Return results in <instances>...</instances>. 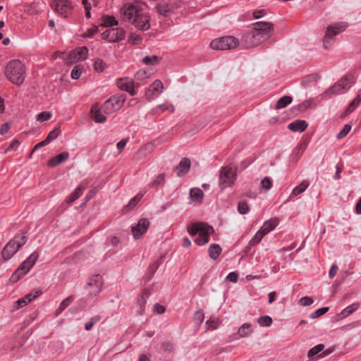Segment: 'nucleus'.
<instances>
[{"label": "nucleus", "mask_w": 361, "mask_h": 361, "mask_svg": "<svg viewBox=\"0 0 361 361\" xmlns=\"http://www.w3.org/2000/svg\"><path fill=\"white\" fill-rule=\"evenodd\" d=\"M221 247L218 244H211L208 249L209 257L213 259H216L221 252Z\"/></svg>", "instance_id": "31"}, {"label": "nucleus", "mask_w": 361, "mask_h": 361, "mask_svg": "<svg viewBox=\"0 0 361 361\" xmlns=\"http://www.w3.org/2000/svg\"><path fill=\"white\" fill-rule=\"evenodd\" d=\"M238 274L235 271L230 272L226 276V280L231 282H236L238 280Z\"/></svg>", "instance_id": "59"}, {"label": "nucleus", "mask_w": 361, "mask_h": 361, "mask_svg": "<svg viewBox=\"0 0 361 361\" xmlns=\"http://www.w3.org/2000/svg\"><path fill=\"white\" fill-rule=\"evenodd\" d=\"M106 68V63L100 59H97L94 61V68L97 72L101 73Z\"/></svg>", "instance_id": "38"}, {"label": "nucleus", "mask_w": 361, "mask_h": 361, "mask_svg": "<svg viewBox=\"0 0 361 361\" xmlns=\"http://www.w3.org/2000/svg\"><path fill=\"white\" fill-rule=\"evenodd\" d=\"M5 74L11 82L19 86L25 80L27 68L21 61L13 59L7 63Z\"/></svg>", "instance_id": "2"}, {"label": "nucleus", "mask_w": 361, "mask_h": 361, "mask_svg": "<svg viewBox=\"0 0 361 361\" xmlns=\"http://www.w3.org/2000/svg\"><path fill=\"white\" fill-rule=\"evenodd\" d=\"M214 231L212 226L205 224L199 231V236L195 240V242L200 246H202L209 242V235Z\"/></svg>", "instance_id": "19"}, {"label": "nucleus", "mask_w": 361, "mask_h": 361, "mask_svg": "<svg viewBox=\"0 0 361 361\" xmlns=\"http://www.w3.org/2000/svg\"><path fill=\"white\" fill-rule=\"evenodd\" d=\"M98 31V27L97 26H94L90 29H88L85 32L82 34V37L85 38L92 37Z\"/></svg>", "instance_id": "56"}, {"label": "nucleus", "mask_w": 361, "mask_h": 361, "mask_svg": "<svg viewBox=\"0 0 361 361\" xmlns=\"http://www.w3.org/2000/svg\"><path fill=\"white\" fill-rule=\"evenodd\" d=\"M252 29L262 37L268 40L271 37V32L274 29V25L268 21H258L252 24Z\"/></svg>", "instance_id": "8"}, {"label": "nucleus", "mask_w": 361, "mask_h": 361, "mask_svg": "<svg viewBox=\"0 0 361 361\" xmlns=\"http://www.w3.org/2000/svg\"><path fill=\"white\" fill-rule=\"evenodd\" d=\"M116 85L120 90L128 92L130 95L136 94L135 83L132 78L128 77L120 78L117 80Z\"/></svg>", "instance_id": "18"}, {"label": "nucleus", "mask_w": 361, "mask_h": 361, "mask_svg": "<svg viewBox=\"0 0 361 361\" xmlns=\"http://www.w3.org/2000/svg\"><path fill=\"white\" fill-rule=\"evenodd\" d=\"M88 56V49L86 47H81L72 50L68 54L67 61L68 63H74L85 59Z\"/></svg>", "instance_id": "16"}, {"label": "nucleus", "mask_w": 361, "mask_h": 361, "mask_svg": "<svg viewBox=\"0 0 361 361\" xmlns=\"http://www.w3.org/2000/svg\"><path fill=\"white\" fill-rule=\"evenodd\" d=\"M51 116L52 114L49 111H42L37 116V121L39 122H44L50 119Z\"/></svg>", "instance_id": "45"}, {"label": "nucleus", "mask_w": 361, "mask_h": 361, "mask_svg": "<svg viewBox=\"0 0 361 361\" xmlns=\"http://www.w3.org/2000/svg\"><path fill=\"white\" fill-rule=\"evenodd\" d=\"M73 300V298L68 297L62 300V302L60 303L59 306L61 307V309L65 310L71 302Z\"/></svg>", "instance_id": "58"}, {"label": "nucleus", "mask_w": 361, "mask_h": 361, "mask_svg": "<svg viewBox=\"0 0 361 361\" xmlns=\"http://www.w3.org/2000/svg\"><path fill=\"white\" fill-rule=\"evenodd\" d=\"M205 224L201 223V222H197L195 224H192L191 226H190L188 228V232L191 235H195L199 233V231L202 229V228L204 226Z\"/></svg>", "instance_id": "35"}, {"label": "nucleus", "mask_w": 361, "mask_h": 361, "mask_svg": "<svg viewBox=\"0 0 361 361\" xmlns=\"http://www.w3.org/2000/svg\"><path fill=\"white\" fill-rule=\"evenodd\" d=\"M190 167V161L188 158L183 159L179 164L176 166V171L177 176L182 177L185 176L189 171Z\"/></svg>", "instance_id": "22"}, {"label": "nucleus", "mask_w": 361, "mask_h": 361, "mask_svg": "<svg viewBox=\"0 0 361 361\" xmlns=\"http://www.w3.org/2000/svg\"><path fill=\"white\" fill-rule=\"evenodd\" d=\"M149 226V221L147 219H140L137 224L132 227L133 238L136 240L140 239L145 234Z\"/></svg>", "instance_id": "17"}, {"label": "nucleus", "mask_w": 361, "mask_h": 361, "mask_svg": "<svg viewBox=\"0 0 361 361\" xmlns=\"http://www.w3.org/2000/svg\"><path fill=\"white\" fill-rule=\"evenodd\" d=\"M20 145V142L18 140H13L8 147L5 149L4 153L6 154L11 151H16Z\"/></svg>", "instance_id": "53"}, {"label": "nucleus", "mask_w": 361, "mask_h": 361, "mask_svg": "<svg viewBox=\"0 0 361 361\" xmlns=\"http://www.w3.org/2000/svg\"><path fill=\"white\" fill-rule=\"evenodd\" d=\"M278 224L279 220L277 219H270L264 222L260 230L266 235L267 233L273 231Z\"/></svg>", "instance_id": "26"}, {"label": "nucleus", "mask_w": 361, "mask_h": 361, "mask_svg": "<svg viewBox=\"0 0 361 361\" xmlns=\"http://www.w3.org/2000/svg\"><path fill=\"white\" fill-rule=\"evenodd\" d=\"M238 210L240 214H245L249 212L250 208L247 202L242 201L238 202Z\"/></svg>", "instance_id": "48"}, {"label": "nucleus", "mask_w": 361, "mask_h": 361, "mask_svg": "<svg viewBox=\"0 0 361 361\" xmlns=\"http://www.w3.org/2000/svg\"><path fill=\"white\" fill-rule=\"evenodd\" d=\"M240 44L238 39L227 35L213 39L209 47L214 50H230L235 49Z\"/></svg>", "instance_id": "5"}, {"label": "nucleus", "mask_w": 361, "mask_h": 361, "mask_svg": "<svg viewBox=\"0 0 361 361\" xmlns=\"http://www.w3.org/2000/svg\"><path fill=\"white\" fill-rule=\"evenodd\" d=\"M142 61L146 65L154 66L159 63V58L155 55L147 56L142 59Z\"/></svg>", "instance_id": "42"}, {"label": "nucleus", "mask_w": 361, "mask_h": 361, "mask_svg": "<svg viewBox=\"0 0 361 361\" xmlns=\"http://www.w3.org/2000/svg\"><path fill=\"white\" fill-rule=\"evenodd\" d=\"M253 331L252 326L249 323H244L240 326L238 334L240 338H244L250 335Z\"/></svg>", "instance_id": "29"}, {"label": "nucleus", "mask_w": 361, "mask_h": 361, "mask_svg": "<svg viewBox=\"0 0 361 361\" xmlns=\"http://www.w3.org/2000/svg\"><path fill=\"white\" fill-rule=\"evenodd\" d=\"M127 144V140L123 139L116 145L118 153H121Z\"/></svg>", "instance_id": "64"}, {"label": "nucleus", "mask_w": 361, "mask_h": 361, "mask_svg": "<svg viewBox=\"0 0 361 361\" xmlns=\"http://www.w3.org/2000/svg\"><path fill=\"white\" fill-rule=\"evenodd\" d=\"M190 195L193 202H200L204 197V192L201 189L194 188L190 190Z\"/></svg>", "instance_id": "30"}, {"label": "nucleus", "mask_w": 361, "mask_h": 361, "mask_svg": "<svg viewBox=\"0 0 361 361\" xmlns=\"http://www.w3.org/2000/svg\"><path fill=\"white\" fill-rule=\"evenodd\" d=\"M361 102V100L360 99V97H358L357 96L350 103V104L348 105L347 109H346V111L348 114H350L352 113L356 108L357 106L360 104V103Z\"/></svg>", "instance_id": "44"}, {"label": "nucleus", "mask_w": 361, "mask_h": 361, "mask_svg": "<svg viewBox=\"0 0 361 361\" xmlns=\"http://www.w3.org/2000/svg\"><path fill=\"white\" fill-rule=\"evenodd\" d=\"M150 295H151V292H150V290L148 288H145L141 292L140 295H139V297L137 298V304L138 306L137 312L138 314L142 315V314H144V312L145 311L146 303H147V301L148 298H149Z\"/></svg>", "instance_id": "21"}, {"label": "nucleus", "mask_w": 361, "mask_h": 361, "mask_svg": "<svg viewBox=\"0 0 361 361\" xmlns=\"http://www.w3.org/2000/svg\"><path fill=\"white\" fill-rule=\"evenodd\" d=\"M122 19L133 24L135 28L145 31L150 27V17L137 4H125L121 9Z\"/></svg>", "instance_id": "1"}, {"label": "nucleus", "mask_w": 361, "mask_h": 361, "mask_svg": "<svg viewBox=\"0 0 361 361\" xmlns=\"http://www.w3.org/2000/svg\"><path fill=\"white\" fill-rule=\"evenodd\" d=\"M219 186L225 189L232 185L235 180V173L231 166H225L221 169L219 174Z\"/></svg>", "instance_id": "7"}, {"label": "nucleus", "mask_w": 361, "mask_h": 361, "mask_svg": "<svg viewBox=\"0 0 361 361\" xmlns=\"http://www.w3.org/2000/svg\"><path fill=\"white\" fill-rule=\"evenodd\" d=\"M292 102V97L290 96H283L280 98L276 104V109H281L287 106Z\"/></svg>", "instance_id": "34"}, {"label": "nucleus", "mask_w": 361, "mask_h": 361, "mask_svg": "<svg viewBox=\"0 0 361 361\" xmlns=\"http://www.w3.org/2000/svg\"><path fill=\"white\" fill-rule=\"evenodd\" d=\"M27 236L25 233L16 235L11 239L4 247L2 250V257L4 261L10 259L19 250L20 247L25 244Z\"/></svg>", "instance_id": "4"}, {"label": "nucleus", "mask_w": 361, "mask_h": 361, "mask_svg": "<svg viewBox=\"0 0 361 361\" xmlns=\"http://www.w3.org/2000/svg\"><path fill=\"white\" fill-rule=\"evenodd\" d=\"M129 41L133 44H139L142 42V37L138 34H131L129 37Z\"/></svg>", "instance_id": "55"}, {"label": "nucleus", "mask_w": 361, "mask_h": 361, "mask_svg": "<svg viewBox=\"0 0 361 361\" xmlns=\"http://www.w3.org/2000/svg\"><path fill=\"white\" fill-rule=\"evenodd\" d=\"M359 307H360V305L358 303L352 304V305L348 306L347 307L344 308L341 311V314L344 317H346L349 316L350 314H351L355 311H356L359 308Z\"/></svg>", "instance_id": "36"}, {"label": "nucleus", "mask_w": 361, "mask_h": 361, "mask_svg": "<svg viewBox=\"0 0 361 361\" xmlns=\"http://www.w3.org/2000/svg\"><path fill=\"white\" fill-rule=\"evenodd\" d=\"M175 110L173 105L169 102H165L163 104H159L155 106L152 109L153 114H159L164 111H169L170 113H173Z\"/></svg>", "instance_id": "28"}, {"label": "nucleus", "mask_w": 361, "mask_h": 361, "mask_svg": "<svg viewBox=\"0 0 361 361\" xmlns=\"http://www.w3.org/2000/svg\"><path fill=\"white\" fill-rule=\"evenodd\" d=\"M351 129V126L348 124L344 126L343 129L337 134L336 137L338 139H342L345 137L348 133L350 132Z\"/></svg>", "instance_id": "52"}, {"label": "nucleus", "mask_w": 361, "mask_h": 361, "mask_svg": "<svg viewBox=\"0 0 361 361\" xmlns=\"http://www.w3.org/2000/svg\"><path fill=\"white\" fill-rule=\"evenodd\" d=\"M85 187L82 185V184H80L78 185L75 190L68 195L66 199V202L67 204H71L75 201L79 197H80L85 190Z\"/></svg>", "instance_id": "27"}, {"label": "nucleus", "mask_w": 361, "mask_h": 361, "mask_svg": "<svg viewBox=\"0 0 361 361\" xmlns=\"http://www.w3.org/2000/svg\"><path fill=\"white\" fill-rule=\"evenodd\" d=\"M329 310V308L326 307H321L318 310H317L316 311H314V312H312L310 317L311 319H315V318H317L323 314H324L325 313H326Z\"/></svg>", "instance_id": "47"}, {"label": "nucleus", "mask_w": 361, "mask_h": 361, "mask_svg": "<svg viewBox=\"0 0 361 361\" xmlns=\"http://www.w3.org/2000/svg\"><path fill=\"white\" fill-rule=\"evenodd\" d=\"M272 186V181L271 179L269 177H265L264 179L261 181V187L262 188L268 190H269Z\"/></svg>", "instance_id": "51"}, {"label": "nucleus", "mask_w": 361, "mask_h": 361, "mask_svg": "<svg viewBox=\"0 0 361 361\" xmlns=\"http://www.w3.org/2000/svg\"><path fill=\"white\" fill-rule=\"evenodd\" d=\"M347 27V24L344 22L336 23L334 25H329L326 29V32L324 39V46L327 49V44L330 42V39L333 36L345 30Z\"/></svg>", "instance_id": "12"}, {"label": "nucleus", "mask_w": 361, "mask_h": 361, "mask_svg": "<svg viewBox=\"0 0 361 361\" xmlns=\"http://www.w3.org/2000/svg\"><path fill=\"white\" fill-rule=\"evenodd\" d=\"M309 185L310 183L307 180H303L302 183H300V185H298V186L295 187L293 189L291 195L294 196H298L302 194L308 188Z\"/></svg>", "instance_id": "33"}, {"label": "nucleus", "mask_w": 361, "mask_h": 361, "mask_svg": "<svg viewBox=\"0 0 361 361\" xmlns=\"http://www.w3.org/2000/svg\"><path fill=\"white\" fill-rule=\"evenodd\" d=\"M355 82V79L352 75H348L342 77L332 86L324 91L321 97L322 99H329L333 96L344 94L346 92Z\"/></svg>", "instance_id": "3"}, {"label": "nucleus", "mask_w": 361, "mask_h": 361, "mask_svg": "<svg viewBox=\"0 0 361 361\" xmlns=\"http://www.w3.org/2000/svg\"><path fill=\"white\" fill-rule=\"evenodd\" d=\"M165 184V174H159L154 180H152L149 185V188H155L158 189L159 187H162Z\"/></svg>", "instance_id": "32"}, {"label": "nucleus", "mask_w": 361, "mask_h": 361, "mask_svg": "<svg viewBox=\"0 0 361 361\" xmlns=\"http://www.w3.org/2000/svg\"><path fill=\"white\" fill-rule=\"evenodd\" d=\"M324 348V345L323 344H319L312 348L307 353V356L309 357H312L314 355H317L319 353L322 351Z\"/></svg>", "instance_id": "43"}, {"label": "nucleus", "mask_w": 361, "mask_h": 361, "mask_svg": "<svg viewBox=\"0 0 361 361\" xmlns=\"http://www.w3.org/2000/svg\"><path fill=\"white\" fill-rule=\"evenodd\" d=\"M313 303V300L312 298L308 296H305L300 298V304L302 306H309Z\"/></svg>", "instance_id": "57"}, {"label": "nucleus", "mask_w": 361, "mask_h": 361, "mask_svg": "<svg viewBox=\"0 0 361 361\" xmlns=\"http://www.w3.org/2000/svg\"><path fill=\"white\" fill-rule=\"evenodd\" d=\"M103 286V279L99 274H95L91 276L87 285L90 294L95 296L99 294Z\"/></svg>", "instance_id": "14"}, {"label": "nucleus", "mask_w": 361, "mask_h": 361, "mask_svg": "<svg viewBox=\"0 0 361 361\" xmlns=\"http://www.w3.org/2000/svg\"><path fill=\"white\" fill-rule=\"evenodd\" d=\"M265 235L259 229L254 235V237L249 241V245L250 246H255L259 244Z\"/></svg>", "instance_id": "37"}, {"label": "nucleus", "mask_w": 361, "mask_h": 361, "mask_svg": "<svg viewBox=\"0 0 361 361\" xmlns=\"http://www.w3.org/2000/svg\"><path fill=\"white\" fill-rule=\"evenodd\" d=\"M103 113L104 111L102 109H98L97 105H94L91 109L92 117L96 123H103L106 121V116Z\"/></svg>", "instance_id": "24"}, {"label": "nucleus", "mask_w": 361, "mask_h": 361, "mask_svg": "<svg viewBox=\"0 0 361 361\" xmlns=\"http://www.w3.org/2000/svg\"><path fill=\"white\" fill-rule=\"evenodd\" d=\"M125 100L126 97L123 94L112 96L103 104L102 110L104 114H112L122 107Z\"/></svg>", "instance_id": "6"}, {"label": "nucleus", "mask_w": 361, "mask_h": 361, "mask_svg": "<svg viewBox=\"0 0 361 361\" xmlns=\"http://www.w3.org/2000/svg\"><path fill=\"white\" fill-rule=\"evenodd\" d=\"M51 6L57 13L64 18L71 9V4L68 0H53Z\"/></svg>", "instance_id": "15"}, {"label": "nucleus", "mask_w": 361, "mask_h": 361, "mask_svg": "<svg viewBox=\"0 0 361 361\" xmlns=\"http://www.w3.org/2000/svg\"><path fill=\"white\" fill-rule=\"evenodd\" d=\"M39 257L37 252H32L25 261L18 267L16 274H18V279L26 274L37 262Z\"/></svg>", "instance_id": "10"}, {"label": "nucleus", "mask_w": 361, "mask_h": 361, "mask_svg": "<svg viewBox=\"0 0 361 361\" xmlns=\"http://www.w3.org/2000/svg\"><path fill=\"white\" fill-rule=\"evenodd\" d=\"M59 135V130L58 129H54L45 138L46 140H48V143L49 144L52 140H55Z\"/></svg>", "instance_id": "54"}, {"label": "nucleus", "mask_w": 361, "mask_h": 361, "mask_svg": "<svg viewBox=\"0 0 361 361\" xmlns=\"http://www.w3.org/2000/svg\"><path fill=\"white\" fill-rule=\"evenodd\" d=\"M102 36L103 39H106L110 42H115L123 39L126 36V32L123 28L110 27L106 29L102 34Z\"/></svg>", "instance_id": "11"}, {"label": "nucleus", "mask_w": 361, "mask_h": 361, "mask_svg": "<svg viewBox=\"0 0 361 361\" xmlns=\"http://www.w3.org/2000/svg\"><path fill=\"white\" fill-rule=\"evenodd\" d=\"M83 71L82 66L78 65L73 67L71 71V76L73 79L77 80L80 78Z\"/></svg>", "instance_id": "40"}, {"label": "nucleus", "mask_w": 361, "mask_h": 361, "mask_svg": "<svg viewBox=\"0 0 361 361\" xmlns=\"http://www.w3.org/2000/svg\"><path fill=\"white\" fill-rule=\"evenodd\" d=\"M41 294L42 291L40 290H35V292H32L27 294L25 297L18 299L16 302L14 309L18 310L21 307L26 306L29 302H30L35 298H37Z\"/></svg>", "instance_id": "20"}, {"label": "nucleus", "mask_w": 361, "mask_h": 361, "mask_svg": "<svg viewBox=\"0 0 361 361\" xmlns=\"http://www.w3.org/2000/svg\"><path fill=\"white\" fill-rule=\"evenodd\" d=\"M338 267L336 264H333L329 271V276L331 279H333L337 274Z\"/></svg>", "instance_id": "63"}, {"label": "nucleus", "mask_w": 361, "mask_h": 361, "mask_svg": "<svg viewBox=\"0 0 361 361\" xmlns=\"http://www.w3.org/2000/svg\"><path fill=\"white\" fill-rule=\"evenodd\" d=\"M266 14V11L264 9H261L258 11H255L253 12V17L255 19H259L263 16H264Z\"/></svg>", "instance_id": "61"}, {"label": "nucleus", "mask_w": 361, "mask_h": 361, "mask_svg": "<svg viewBox=\"0 0 361 361\" xmlns=\"http://www.w3.org/2000/svg\"><path fill=\"white\" fill-rule=\"evenodd\" d=\"M69 157V154L67 152H63L55 156L48 161V166L55 167L59 164L66 161Z\"/></svg>", "instance_id": "25"}, {"label": "nucleus", "mask_w": 361, "mask_h": 361, "mask_svg": "<svg viewBox=\"0 0 361 361\" xmlns=\"http://www.w3.org/2000/svg\"><path fill=\"white\" fill-rule=\"evenodd\" d=\"M308 124L304 120H296L290 123L288 126V128L293 132L302 133L306 130Z\"/></svg>", "instance_id": "23"}, {"label": "nucleus", "mask_w": 361, "mask_h": 361, "mask_svg": "<svg viewBox=\"0 0 361 361\" xmlns=\"http://www.w3.org/2000/svg\"><path fill=\"white\" fill-rule=\"evenodd\" d=\"M147 77L148 76H147V73L144 71H139L135 73V78L137 80H145V78H147Z\"/></svg>", "instance_id": "62"}, {"label": "nucleus", "mask_w": 361, "mask_h": 361, "mask_svg": "<svg viewBox=\"0 0 361 361\" xmlns=\"http://www.w3.org/2000/svg\"><path fill=\"white\" fill-rule=\"evenodd\" d=\"M265 41V39L255 30L245 34L242 38L243 44L247 49L256 47Z\"/></svg>", "instance_id": "9"}, {"label": "nucleus", "mask_w": 361, "mask_h": 361, "mask_svg": "<svg viewBox=\"0 0 361 361\" xmlns=\"http://www.w3.org/2000/svg\"><path fill=\"white\" fill-rule=\"evenodd\" d=\"M164 86L161 80H155L145 92V98L151 102L157 98L163 92Z\"/></svg>", "instance_id": "13"}, {"label": "nucleus", "mask_w": 361, "mask_h": 361, "mask_svg": "<svg viewBox=\"0 0 361 361\" xmlns=\"http://www.w3.org/2000/svg\"><path fill=\"white\" fill-rule=\"evenodd\" d=\"M257 323L261 326H270L272 324V319L269 316H263L257 319Z\"/></svg>", "instance_id": "39"}, {"label": "nucleus", "mask_w": 361, "mask_h": 361, "mask_svg": "<svg viewBox=\"0 0 361 361\" xmlns=\"http://www.w3.org/2000/svg\"><path fill=\"white\" fill-rule=\"evenodd\" d=\"M100 319V317L98 316V315H96V316H94L93 317H92L90 321H88L86 324H85V329L87 331H90L92 329V328L93 327V326L99 321Z\"/></svg>", "instance_id": "49"}, {"label": "nucleus", "mask_w": 361, "mask_h": 361, "mask_svg": "<svg viewBox=\"0 0 361 361\" xmlns=\"http://www.w3.org/2000/svg\"><path fill=\"white\" fill-rule=\"evenodd\" d=\"M117 20L114 16H106L104 18L102 25L104 27H112L118 25Z\"/></svg>", "instance_id": "41"}, {"label": "nucleus", "mask_w": 361, "mask_h": 361, "mask_svg": "<svg viewBox=\"0 0 361 361\" xmlns=\"http://www.w3.org/2000/svg\"><path fill=\"white\" fill-rule=\"evenodd\" d=\"M170 6L167 4H161L159 5L157 7V11L159 13H160L162 16H166L170 12Z\"/></svg>", "instance_id": "50"}, {"label": "nucleus", "mask_w": 361, "mask_h": 361, "mask_svg": "<svg viewBox=\"0 0 361 361\" xmlns=\"http://www.w3.org/2000/svg\"><path fill=\"white\" fill-rule=\"evenodd\" d=\"M144 193L139 192L134 197H133L128 202V206L133 208L140 201L142 198Z\"/></svg>", "instance_id": "46"}, {"label": "nucleus", "mask_w": 361, "mask_h": 361, "mask_svg": "<svg viewBox=\"0 0 361 361\" xmlns=\"http://www.w3.org/2000/svg\"><path fill=\"white\" fill-rule=\"evenodd\" d=\"M165 307L159 303H156L154 306V312L157 314L164 313L165 312Z\"/></svg>", "instance_id": "60"}]
</instances>
